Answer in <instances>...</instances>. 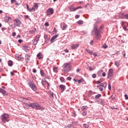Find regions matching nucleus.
I'll return each instance as SVG.
<instances>
[{
    "label": "nucleus",
    "instance_id": "nucleus-1",
    "mask_svg": "<svg viewBox=\"0 0 128 128\" xmlns=\"http://www.w3.org/2000/svg\"><path fill=\"white\" fill-rule=\"evenodd\" d=\"M102 21L100 18H98L96 20V23L94 24V30L93 32H95V34L96 36V38L98 40H100V34H98V24H100Z\"/></svg>",
    "mask_w": 128,
    "mask_h": 128
},
{
    "label": "nucleus",
    "instance_id": "nucleus-2",
    "mask_svg": "<svg viewBox=\"0 0 128 128\" xmlns=\"http://www.w3.org/2000/svg\"><path fill=\"white\" fill-rule=\"evenodd\" d=\"M62 68V72L67 73L72 70V65L70 63H66L63 64Z\"/></svg>",
    "mask_w": 128,
    "mask_h": 128
},
{
    "label": "nucleus",
    "instance_id": "nucleus-3",
    "mask_svg": "<svg viewBox=\"0 0 128 128\" xmlns=\"http://www.w3.org/2000/svg\"><path fill=\"white\" fill-rule=\"evenodd\" d=\"M30 106L32 108H36L37 110H44V108L41 107L40 105L36 102L30 104Z\"/></svg>",
    "mask_w": 128,
    "mask_h": 128
},
{
    "label": "nucleus",
    "instance_id": "nucleus-4",
    "mask_svg": "<svg viewBox=\"0 0 128 128\" xmlns=\"http://www.w3.org/2000/svg\"><path fill=\"white\" fill-rule=\"evenodd\" d=\"M28 84L29 85V86L30 88H32V90H34V92H36V90H38V88L34 84V81L30 80L28 82Z\"/></svg>",
    "mask_w": 128,
    "mask_h": 128
},
{
    "label": "nucleus",
    "instance_id": "nucleus-5",
    "mask_svg": "<svg viewBox=\"0 0 128 128\" xmlns=\"http://www.w3.org/2000/svg\"><path fill=\"white\" fill-rule=\"evenodd\" d=\"M8 114H4L2 116V120L3 122L6 123L8 122Z\"/></svg>",
    "mask_w": 128,
    "mask_h": 128
},
{
    "label": "nucleus",
    "instance_id": "nucleus-6",
    "mask_svg": "<svg viewBox=\"0 0 128 128\" xmlns=\"http://www.w3.org/2000/svg\"><path fill=\"white\" fill-rule=\"evenodd\" d=\"M54 8H49L46 11V16H50L52 14H54Z\"/></svg>",
    "mask_w": 128,
    "mask_h": 128
},
{
    "label": "nucleus",
    "instance_id": "nucleus-7",
    "mask_svg": "<svg viewBox=\"0 0 128 128\" xmlns=\"http://www.w3.org/2000/svg\"><path fill=\"white\" fill-rule=\"evenodd\" d=\"M15 58L17 60H20V62H24V58L22 55H18V54L15 55Z\"/></svg>",
    "mask_w": 128,
    "mask_h": 128
},
{
    "label": "nucleus",
    "instance_id": "nucleus-8",
    "mask_svg": "<svg viewBox=\"0 0 128 128\" xmlns=\"http://www.w3.org/2000/svg\"><path fill=\"white\" fill-rule=\"evenodd\" d=\"M14 22H15L14 24H16V26L20 28V24H22V22H20V20L16 18L15 20H14Z\"/></svg>",
    "mask_w": 128,
    "mask_h": 128
},
{
    "label": "nucleus",
    "instance_id": "nucleus-9",
    "mask_svg": "<svg viewBox=\"0 0 128 128\" xmlns=\"http://www.w3.org/2000/svg\"><path fill=\"white\" fill-rule=\"evenodd\" d=\"M112 72H114V70H112V68L110 69L108 72V78H112Z\"/></svg>",
    "mask_w": 128,
    "mask_h": 128
},
{
    "label": "nucleus",
    "instance_id": "nucleus-10",
    "mask_svg": "<svg viewBox=\"0 0 128 128\" xmlns=\"http://www.w3.org/2000/svg\"><path fill=\"white\" fill-rule=\"evenodd\" d=\"M59 88L60 90H62V92H64V90H66V86L64 84L60 85Z\"/></svg>",
    "mask_w": 128,
    "mask_h": 128
},
{
    "label": "nucleus",
    "instance_id": "nucleus-11",
    "mask_svg": "<svg viewBox=\"0 0 128 128\" xmlns=\"http://www.w3.org/2000/svg\"><path fill=\"white\" fill-rule=\"evenodd\" d=\"M68 8H69L70 12H76V8H74V5L69 6Z\"/></svg>",
    "mask_w": 128,
    "mask_h": 128
},
{
    "label": "nucleus",
    "instance_id": "nucleus-12",
    "mask_svg": "<svg viewBox=\"0 0 128 128\" xmlns=\"http://www.w3.org/2000/svg\"><path fill=\"white\" fill-rule=\"evenodd\" d=\"M6 90L0 88V93L2 94H3V96H8V94H6Z\"/></svg>",
    "mask_w": 128,
    "mask_h": 128
},
{
    "label": "nucleus",
    "instance_id": "nucleus-13",
    "mask_svg": "<svg viewBox=\"0 0 128 128\" xmlns=\"http://www.w3.org/2000/svg\"><path fill=\"white\" fill-rule=\"evenodd\" d=\"M78 46L79 44H74L72 45L71 48L72 50H76V48H78Z\"/></svg>",
    "mask_w": 128,
    "mask_h": 128
},
{
    "label": "nucleus",
    "instance_id": "nucleus-14",
    "mask_svg": "<svg viewBox=\"0 0 128 128\" xmlns=\"http://www.w3.org/2000/svg\"><path fill=\"white\" fill-rule=\"evenodd\" d=\"M99 86L102 88H106L107 86L106 82L101 83Z\"/></svg>",
    "mask_w": 128,
    "mask_h": 128
},
{
    "label": "nucleus",
    "instance_id": "nucleus-15",
    "mask_svg": "<svg viewBox=\"0 0 128 128\" xmlns=\"http://www.w3.org/2000/svg\"><path fill=\"white\" fill-rule=\"evenodd\" d=\"M40 74L42 76H46V74L44 73V70H40Z\"/></svg>",
    "mask_w": 128,
    "mask_h": 128
},
{
    "label": "nucleus",
    "instance_id": "nucleus-16",
    "mask_svg": "<svg viewBox=\"0 0 128 128\" xmlns=\"http://www.w3.org/2000/svg\"><path fill=\"white\" fill-rule=\"evenodd\" d=\"M36 56L38 60H42V52L38 53Z\"/></svg>",
    "mask_w": 128,
    "mask_h": 128
},
{
    "label": "nucleus",
    "instance_id": "nucleus-17",
    "mask_svg": "<svg viewBox=\"0 0 128 128\" xmlns=\"http://www.w3.org/2000/svg\"><path fill=\"white\" fill-rule=\"evenodd\" d=\"M36 28H34L33 29L29 31V34H34V32H36Z\"/></svg>",
    "mask_w": 128,
    "mask_h": 128
},
{
    "label": "nucleus",
    "instance_id": "nucleus-18",
    "mask_svg": "<svg viewBox=\"0 0 128 128\" xmlns=\"http://www.w3.org/2000/svg\"><path fill=\"white\" fill-rule=\"evenodd\" d=\"M24 108H26L28 109L30 108V104L24 103Z\"/></svg>",
    "mask_w": 128,
    "mask_h": 128
},
{
    "label": "nucleus",
    "instance_id": "nucleus-19",
    "mask_svg": "<svg viewBox=\"0 0 128 128\" xmlns=\"http://www.w3.org/2000/svg\"><path fill=\"white\" fill-rule=\"evenodd\" d=\"M58 35H55L54 36H53L51 39H50V42H54V40H56V38H58Z\"/></svg>",
    "mask_w": 128,
    "mask_h": 128
},
{
    "label": "nucleus",
    "instance_id": "nucleus-20",
    "mask_svg": "<svg viewBox=\"0 0 128 128\" xmlns=\"http://www.w3.org/2000/svg\"><path fill=\"white\" fill-rule=\"evenodd\" d=\"M104 26H101L99 28V30H98V32L99 34H100V32H102V30H104Z\"/></svg>",
    "mask_w": 128,
    "mask_h": 128
},
{
    "label": "nucleus",
    "instance_id": "nucleus-21",
    "mask_svg": "<svg viewBox=\"0 0 128 128\" xmlns=\"http://www.w3.org/2000/svg\"><path fill=\"white\" fill-rule=\"evenodd\" d=\"M32 42H34L33 44H34V46H36V44H38V40L36 38H34L33 40H32Z\"/></svg>",
    "mask_w": 128,
    "mask_h": 128
},
{
    "label": "nucleus",
    "instance_id": "nucleus-22",
    "mask_svg": "<svg viewBox=\"0 0 128 128\" xmlns=\"http://www.w3.org/2000/svg\"><path fill=\"white\" fill-rule=\"evenodd\" d=\"M68 26L66 25V24H64L62 25L61 28L63 30H66Z\"/></svg>",
    "mask_w": 128,
    "mask_h": 128
},
{
    "label": "nucleus",
    "instance_id": "nucleus-23",
    "mask_svg": "<svg viewBox=\"0 0 128 128\" xmlns=\"http://www.w3.org/2000/svg\"><path fill=\"white\" fill-rule=\"evenodd\" d=\"M44 38L45 40V42L46 44H48V38L47 35H44Z\"/></svg>",
    "mask_w": 128,
    "mask_h": 128
},
{
    "label": "nucleus",
    "instance_id": "nucleus-24",
    "mask_svg": "<svg viewBox=\"0 0 128 128\" xmlns=\"http://www.w3.org/2000/svg\"><path fill=\"white\" fill-rule=\"evenodd\" d=\"M88 68H89V70H90V72H92V70H94L96 69V66H94L92 67L90 66H88Z\"/></svg>",
    "mask_w": 128,
    "mask_h": 128
},
{
    "label": "nucleus",
    "instance_id": "nucleus-25",
    "mask_svg": "<svg viewBox=\"0 0 128 128\" xmlns=\"http://www.w3.org/2000/svg\"><path fill=\"white\" fill-rule=\"evenodd\" d=\"M36 8H34V6H32V8L29 9V12H36Z\"/></svg>",
    "mask_w": 128,
    "mask_h": 128
},
{
    "label": "nucleus",
    "instance_id": "nucleus-26",
    "mask_svg": "<svg viewBox=\"0 0 128 128\" xmlns=\"http://www.w3.org/2000/svg\"><path fill=\"white\" fill-rule=\"evenodd\" d=\"M97 88H98V90L100 92H102L104 90V87H102V86H97Z\"/></svg>",
    "mask_w": 128,
    "mask_h": 128
},
{
    "label": "nucleus",
    "instance_id": "nucleus-27",
    "mask_svg": "<svg viewBox=\"0 0 128 128\" xmlns=\"http://www.w3.org/2000/svg\"><path fill=\"white\" fill-rule=\"evenodd\" d=\"M34 5L33 7L36 10L38 8V4L34 3Z\"/></svg>",
    "mask_w": 128,
    "mask_h": 128
},
{
    "label": "nucleus",
    "instance_id": "nucleus-28",
    "mask_svg": "<svg viewBox=\"0 0 128 128\" xmlns=\"http://www.w3.org/2000/svg\"><path fill=\"white\" fill-rule=\"evenodd\" d=\"M81 110L82 111L84 110H88V106H82L81 108Z\"/></svg>",
    "mask_w": 128,
    "mask_h": 128
},
{
    "label": "nucleus",
    "instance_id": "nucleus-29",
    "mask_svg": "<svg viewBox=\"0 0 128 128\" xmlns=\"http://www.w3.org/2000/svg\"><path fill=\"white\" fill-rule=\"evenodd\" d=\"M12 61L10 60L8 62V65L9 66H12Z\"/></svg>",
    "mask_w": 128,
    "mask_h": 128
},
{
    "label": "nucleus",
    "instance_id": "nucleus-30",
    "mask_svg": "<svg viewBox=\"0 0 128 128\" xmlns=\"http://www.w3.org/2000/svg\"><path fill=\"white\" fill-rule=\"evenodd\" d=\"M86 51L88 52V54H92V51L90 50L86 49Z\"/></svg>",
    "mask_w": 128,
    "mask_h": 128
},
{
    "label": "nucleus",
    "instance_id": "nucleus-31",
    "mask_svg": "<svg viewBox=\"0 0 128 128\" xmlns=\"http://www.w3.org/2000/svg\"><path fill=\"white\" fill-rule=\"evenodd\" d=\"M102 98L101 94H98L95 96V98L96 100L98 98Z\"/></svg>",
    "mask_w": 128,
    "mask_h": 128
},
{
    "label": "nucleus",
    "instance_id": "nucleus-32",
    "mask_svg": "<svg viewBox=\"0 0 128 128\" xmlns=\"http://www.w3.org/2000/svg\"><path fill=\"white\" fill-rule=\"evenodd\" d=\"M114 65L116 66L117 68H118L120 66V62H118V61H115Z\"/></svg>",
    "mask_w": 128,
    "mask_h": 128
},
{
    "label": "nucleus",
    "instance_id": "nucleus-33",
    "mask_svg": "<svg viewBox=\"0 0 128 128\" xmlns=\"http://www.w3.org/2000/svg\"><path fill=\"white\" fill-rule=\"evenodd\" d=\"M77 24H84V21H82V20H80L78 22H77Z\"/></svg>",
    "mask_w": 128,
    "mask_h": 128
},
{
    "label": "nucleus",
    "instance_id": "nucleus-34",
    "mask_svg": "<svg viewBox=\"0 0 128 128\" xmlns=\"http://www.w3.org/2000/svg\"><path fill=\"white\" fill-rule=\"evenodd\" d=\"M116 95H114V96H110V98H112V100H116Z\"/></svg>",
    "mask_w": 128,
    "mask_h": 128
},
{
    "label": "nucleus",
    "instance_id": "nucleus-35",
    "mask_svg": "<svg viewBox=\"0 0 128 128\" xmlns=\"http://www.w3.org/2000/svg\"><path fill=\"white\" fill-rule=\"evenodd\" d=\"M44 82L47 83L48 81H46V80L45 78L42 79V86H44Z\"/></svg>",
    "mask_w": 128,
    "mask_h": 128
},
{
    "label": "nucleus",
    "instance_id": "nucleus-36",
    "mask_svg": "<svg viewBox=\"0 0 128 128\" xmlns=\"http://www.w3.org/2000/svg\"><path fill=\"white\" fill-rule=\"evenodd\" d=\"M26 58H30V54H26L25 55Z\"/></svg>",
    "mask_w": 128,
    "mask_h": 128
},
{
    "label": "nucleus",
    "instance_id": "nucleus-37",
    "mask_svg": "<svg viewBox=\"0 0 128 128\" xmlns=\"http://www.w3.org/2000/svg\"><path fill=\"white\" fill-rule=\"evenodd\" d=\"M100 104H102V106H103V104H104V100L100 99Z\"/></svg>",
    "mask_w": 128,
    "mask_h": 128
},
{
    "label": "nucleus",
    "instance_id": "nucleus-38",
    "mask_svg": "<svg viewBox=\"0 0 128 128\" xmlns=\"http://www.w3.org/2000/svg\"><path fill=\"white\" fill-rule=\"evenodd\" d=\"M24 18L25 20H30V16H28V15H24Z\"/></svg>",
    "mask_w": 128,
    "mask_h": 128
},
{
    "label": "nucleus",
    "instance_id": "nucleus-39",
    "mask_svg": "<svg viewBox=\"0 0 128 128\" xmlns=\"http://www.w3.org/2000/svg\"><path fill=\"white\" fill-rule=\"evenodd\" d=\"M122 18H127L128 20V14L125 15H124L122 16Z\"/></svg>",
    "mask_w": 128,
    "mask_h": 128
},
{
    "label": "nucleus",
    "instance_id": "nucleus-40",
    "mask_svg": "<svg viewBox=\"0 0 128 128\" xmlns=\"http://www.w3.org/2000/svg\"><path fill=\"white\" fill-rule=\"evenodd\" d=\"M10 28H16V24H11V25H10Z\"/></svg>",
    "mask_w": 128,
    "mask_h": 128
},
{
    "label": "nucleus",
    "instance_id": "nucleus-41",
    "mask_svg": "<svg viewBox=\"0 0 128 128\" xmlns=\"http://www.w3.org/2000/svg\"><path fill=\"white\" fill-rule=\"evenodd\" d=\"M83 126H84V128H88V126H88V124H83Z\"/></svg>",
    "mask_w": 128,
    "mask_h": 128
},
{
    "label": "nucleus",
    "instance_id": "nucleus-42",
    "mask_svg": "<svg viewBox=\"0 0 128 128\" xmlns=\"http://www.w3.org/2000/svg\"><path fill=\"white\" fill-rule=\"evenodd\" d=\"M4 22H8V16L4 17Z\"/></svg>",
    "mask_w": 128,
    "mask_h": 128
},
{
    "label": "nucleus",
    "instance_id": "nucleus-43",
    "mask_svg": "<svg viewBox=\"0 0 128 128\" xmlns=\"http://www.w3.org/2000/svg\"><path fill=\"white\" fill-rule=\"evenodd\" d=\"M66 128H74V126H72V125L70 124V125L66 126Z\"/></svg>",
    "mask_w": 128,
    "mask_h": 128
},
{
    "label": "nucleus",
    "instance_id": "nucleus-44",
    "mask_svg": "<svg viewBox=\"0 0 128 128\" xmlns=\"http://www.w3.org/2000/svg\"><path fill=\"white\" fill-rule=\"evenodd\" d=\"M60 80L62 82H64V78L63 77L60 78Z\"/></svg>",
    "mask_w": 128,
    "mask_h": 128
},
{
    "label": "nucleus",
    "instance_id": "nucleus-45",
    "mask_svg": "<svg viewBox=\"0 0 128 128\" xmlns=\"http://www.w3.org/2000/svg\"><path fill=\"white\" fill-rule=\"evenodd\" d=\"M102 48H108V46L106 44H104V46H102Z\"/></svg>",
    "mask_w": 128,
    "mask_h": 128
},
{
    "label": "nucleus",
    "instance_id": "nucleus-46",
    "mask_svg": "<svg viewBox=\"0 0 128 128\" xmlns=\"http://www.w3.org/2000/svg\"><path fill=\"white\" fill-rule=\"evenodd\" d=\"M108 88L110 90H112V86L110 85V84H108Z\"/></svg>",
    "mask_w": 128,
    "mask_h": 128
},
{
    "label": "nucleus",
    "instance_id": "nucleus-47",
    "mask_svg": "<svg viewBox=\"0 0 128 128\" xmlns=\"http://www.w3.org/2000/svg\"><path fill=\"white\" fill-rule=\"evenodd\" d=\"M92 78H96V74H92Z\"/></svg>",
    "mask_w": 128,
    "mask_h": 128
},
{
    "label": "nucleus",
    "instance_id": "nucleus-48",
    "mask_svg": "<svg viewBox=\"0 0 128 128\" xmlns=\"http://www.w3.org/2000/svg\"><path fill=\"white\" fill-rule=\"evenodd\" d=\"M82 116H86V114H88V112H82Z\"/></svg>",
    "mask_w": 128,
    "mask_h": 128
},
{
    "label": "nucleus",
    "instance_id": "nucleus-49",
    "mask_svg": "<svg viewBox=\"0 0 128 128\" xmlns=\"http://www.w3.org/2000/svg\"><path fill=\"white\" fill-rule=\"evenodd\" d=\"M54 72H58V68H54Z\"/></svg>",
    "mask_w": 128,
    "mask_h": 128
},
{
    "label": "nucleus",
    "instance_id": "nucleus-50",
    "mask_svg": "<svg viewBox=\"0 0 128 128\" xmlns=\"http://www.w3.org/2000/svg\"><path fill=\"white\" fill-rule=\"evenodd\" d=\"M72 116H76V112H72Z\"/></svg>",
    "mask_w": 128,
    "mask_h": 128
},
{
    "label": "nucleus",
    "instance_id": "nucleus-51",
    "mask_svg": "<svg viewBox=\"0 0 128 128\" xmlns=\"http://www.w3.org/2000/svg\"><path fill=\"white\" fill-rule=\"evenodd\" d=\"M25 61L26 62H30V58H26Z\"/></svg>",
    "mask_w": 128,
    "mask_h": 128
},
{
    "label": "nucleus",
    "instance_id": "nucleus-52",
    "mask_svg": "<svg viewBox=\"0 0 128 128\" xmlns=\"http://www.w3.org/2000/svg\"><path fill=\"white\" fill-rule=\"evenodd\" d=\"M44 26H50V24L48 23V22H46L44 24Z\"/></svg>",
    "mask_w": 128,
    "mask_h": 128
},
{
    "label": "nucleus",
    "instance_id": "nucleus-53",
    "mask_svg": "<svg viewBox=\"0 0 128 128\" xmlns=\"http://www.w3.org/2000/svg\"><path fill=\"white\" fill-rule=\"evenodd\" d=\"M12 36H16V32H13L12 34Z\"/></svg>",
    "mask_w": 128,
    "mask_h": 128
},
{
    "label": "nucleus",
    "instance_id": "nucleus-54",
    "mask_svg": "<svg viewBox=\"0 0 128 128\" xmlns=\"http://www.w3.org/2000/svg\"><path fill=\"white\" fill-rule=\"evenodd\" d=\"M92 54H93V56H98V54H96V52L93 53V52H92Z\"/></svg>",
    "mask_w": 128,
    "mask_h": 128
},
{
    "label": "nucleus",
    "instance_id": "nucleus-55",
    "mask_svg": "<svg viewBox=\"0 0 128 128\" xmlns=\"http://www.w3.org/2000/svg\"><path fill=\"white\" fill-rule=\"evenodd\" d=\"M50 96L54 98V92L50 93Z\"/></svg>",
    "mask_w": 128,
    "mask_h": 128
},
{
    "label": "nucleus",
    "instance_id": "nucleus-56",
    "mask_svg": "<svg viewBox=\"0 0 128 128\" xmlns=\"http://www.w3.org/2000/svg\"><path fill=\"white\" fill-rule=\"evenodd\" d=\"M102 82L100 81V80H98L96 82V84H100Z\"/></svg>",
    "mask_w": 128,
    "mask_h": 128
},
{
    "label": "nucleus",
    "instance_id": "nucleus-57",
    "mask_svg": "<svg viewBox=\"0 0 128 128\" xmlns=\"http://www.w3.org/2000/svg\"><path fill=\"white\" fill-rule=\"evenodd\" d=\"M26 8H27V10H28V12H30V7H28V5L26 4Z\"/></svg>",
    "mask_w": 128,
    "mask_h": 128
},
{
    "label": "nucleus",
    "instance_id": "nucleus-58",
    "mask_svg": "<svg viewBox=\"0 0 128 128\" xmlns=\"http://www.w3.org/2000/svg\"><path fill=\"white\" fill-rule=\"evenodd\" d=\"M36 38H36L37 40H40V36H39V35H37Z\"/></svg>",
    "mask_w": 128,
    "mask_h": 128
},
{
    "label": "nucleus",
    "instance_id": "nucleus-59",
    "mask_svg": "<svg viewBox=\"0 0 128 128\" xmlns=\"http://www.w3.org/2000/svg\"><path fill=\"white\" fill-rule=\"evenodd\" d=\"M32 72H34V74H36V68H33Z\"/></svg>",
    "mask_w": 128,
    "mask_h": 128
},
{
    "label": "nucleus",
    "instance_id": "nucleus-60",
    "mask_svg": "<svg viewBox=\"0 0 128 128\" xmlns=\"http://www.w3.org/2000/svg\"><path fill=\"white\" fill-rule=\"evenodd\" d=\"M124 98H125L126 100H128V94H124Z\"/></svg>",
    "mask_w": 128,
    "mask_h": 128
},
{
    "label": "nucleus",
    "instance_id": "nucleus-61",
    "mask_svg": "<svg viewBox=\"0 0 128 128\" xmlns=\"http://www.w3.org/2000/svg\"><path fill=\"white\" fill-rule=\"evenodd\" d=\"M123 28L124 30H126V26H123Z\"/></svg>",
    "mask_w": 128,
    "mask_h": 128
},
{
    "label": "nucleus",
    "instance_id": "nucleus-62",
    "mask_svg": "<svg viewBox=\"0 0 128 128\" xmlns=\"http://www.w3.org/2000/svg\"><path fill=\"white\" fill-rule=\"evenodd\" d=\"M121 25L122 26H124V22L122 21L121 22Z\"/></svg>",
    "mask_w": 128,
    "mask_h": 128
},
{
    "label": "nucleus",
    "instance_id": "nucleus-63",
    "mask_svg": "<svg viewBox=\"0 0 128 128\" xmlns=\"http://www.w3.org/2000/svg\"><path fill=\"white\" fill-rule=\"evenodd\" d=\"M102 76H106V74L104 72L102 74Z\"/></svg>",
    "mask_w": 128,
    "mask_h": 128
},
{
    "label": "nucleus",
    "instance_id": "nucleus-64",
    "mask_svg": "<svg viewBox=\"0 0 128 128\" xmlns=\"http://www.w3.org/2000/svg\"><path fill=\"white\" fill-rule=\"evenodd\" d=\"M80 18V16L79 15H76V16H75V18Z\"/></svg>",
    "mask_w": 128,
    "mask_h": 128
}]
</instances>
